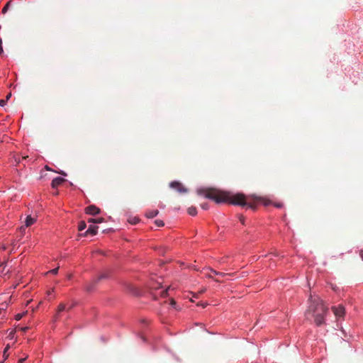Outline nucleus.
I'll return each mask as SVG.
<instances>
[{
	"label": "nucleus",
	"instance_id": "nucleus-20",
	"mask_svg": "<svg viewBox=\"0 0 363 363\" xmlns=\"http://www.w3.org/2000/svg\"><path fill=\"white\" fill-rule=\"evenodd\" d=\"M95 220H96V223H101L104 222V219L103 218H95Z\"/></svg>",
	"mask_w": 363,
	"mask_h": 363
},
{
	"label": "nucleus",
	"instance_id": "nucleus-36",
	"mask_svg": "<svg viewBox=\"0 0 363 363\" xmlns=\"http://www.w3.org/2000/svg\"><path fill=\"white\" fill-rule=\"evenodd\" d=\"M71 278H72V274H69V275L67 276V279H70Z\"/></svg>",
	"mask_w": 363,
	"mask_h": 363
},
{
	"label": "nucleus",
	"instance_id": "nucleus-10",
	"mask_svg": "<svg viewBox=\"0 0 363 363\" xmlns=\"http://www.w3.org/2000/svg\"><path fill=\"white\" fill-rule=\"evenodd\" d=\"M158 213H159L158 210L150 211L146 213V216L149 218H152L155 217L156 216H157Z\"/></svg>",
	"mask_w": 363,
	"mask_h": 363
},
{
	"label": "nucleus",
	"instance_id": "nucleus-12",
	"mask_svg": "<svg viewBox=\"0 0 363 363\" xmlns=\"http://www.w3.org/2000/svg\"><path fill=\"white\" fill-rule=\"evenodd\" d=\"M66 308V305L64 303H60L57 308V314L63 311H65Z\"/></svg>",
	"mask_w": 363,
	"mask_h": 363
},
{
	"label": "nucleus",
	"instance_id": "nucleus-13",
	"mask_svg": "<svg viewBox=\"0 0 363 363\" xmlns=\"http://www.w3.org/2000/svg\"><path fill=\"white\" fill-rule=\"evenodd\" d=\"M86 223L84 221H81L79 223L78 230H79V231H82L86 228Z\"/></svg>",
	"mask_w": 363,
	"mask_h": 363
},
{
	"label": "nucleus",
	"instance_id": "nucleus-4",
	"mask_svg": "<svg viewBox=\"0 0 363 363\" xmlns=\"http://www.w3.org/2000/svg\"><path fill=\"white\" fill-rule=\"evenodd\" d=\"M169 186L172 189H176L177 191L180 193H186L187 189L182 186V184L179 182H172L170 183Z\"/></svg>",
	"mask_w": 363,
	"mask_h": 363
},
{
	"label": "nucleus",
	"instance_id": "nucleus-34",
	"mask_svg": "<svg viewBox=\"0 0 363 363\" xmlns=\"http://www.w3.org/2000/svg\"><path fill=\"white\" fill-rule=\"evenodd\" d=\"M53 291H54V289H52L51 291H48V295L51 294V293L53 292Z\"/></svg>",
	"mask_w": 363,
	"mask_h": 363
},
{
	"label": "nucleus",
	"instance_id": "nucleus-2",
	"mask_svg": "<svg viewBox=\"0 0 363 363\" xmlns=\"http://www.w3.org/2000/svg\"><path fill=\"white\" fill-rule=\"evenodd\" d=\"M309 306L305 313L306 318H314V322L317 326H320L325 323L324 318L328 312V308L323 303V301L318 296H310Z\"/></svg>",
	"mask_w": 363,
	"mask_h": 363
},
{
	"label": "nucleus",
	"instance_id": "nucleus-39",
	"mask_svg": "<svg viewBox=\"0 0 363 363\" xmlns=\"http://www.w3.org/2000/svg\"><path fill=\"white\" fill-rule=\"evenodd\" d=\"M206 304L201 303V306L204 308Z\"/></svg>",
	"mask_w": 363,
	"mask_h": 363
},
{
	"label": "nucleus",
	"instance_id": "nucleus-1",
	"mask_svg": "<svg viewBox=\"0 0 363 363\" xmlns=\"http://www.w3.org/2000/svg\"><path fill=\"white\" fill-rule=\"evenodd\" d=\"M197 192L198 194L204 196L206 198L211 199L218 203H230L233 205L247 206L252 210L256 209L255 201H262L264 206H267L270 203L269 200L262 197L255 196L247 197L241 193L231 194L228 192L222 191L216 189H199Z\"/></svg>",
	"mask_w": 363,
	"mask_h": 363
},
{
	"label": "nucleus",
	"instance_id": "nucleus-7",
	"mask_svg": "<svg viewBox=\"0 0 363 363\" xmlns=\"http://www.w3.org/2000/svg\"><path fill=\"white\" fill-rule=\"evenodd\" d=\"M35 220H36L35 218H33L30 216H28L26 218L25 226H21L20 228L21 230H23L25 229V228L32 225L33 224L35 223Z\"/></svg>",
	"mask_w": 363,
	"mask_h": 363
},
{
	"label": "nucleus",
	"instance_id": "nucleus-26",
	"mask_svg": "<svg viewBox=\"0 0 363 363\" xmlns=\"http://www.w3.org/2000/svg\"><path fill=\"white\" fill-rule=\"evenodd\" d=\"M209 270H210L212 273H213L214 274H216V275H218V272H217V271H216V270H214V269H209Z\"/></svg>",
	"mask_w": 363,
	"mask_h": 363
},
{
	"label": "nucleus",
	"instance_id": "nucleus-32",
	"mask_svg": "<svg viewBox=\"0 0 363 363\" xmlns=\"http://www.w3.org/2000/svg\"><path fill=\"white\" fill-rule=\"evenodd\" d=\"M218 275H220V276H221V277H224L225 275H226V274L223 273V272H218Z\"/></svg>",
	"mask_w": 363,
	"mask_h": 363
},
{
	"label": "nucleus",
	"instance_id": "nucleus-17",
	"mask_svg": "<svg viewBox=\"0 0 363 363\" xmlns=\"http://www.w3.org/2000/svg\"><path fill=\"white\" fill-rule=\"evenodd\" d=\"M58 270H59V267H56V268H55V269L48 272L46 273V274H48V273H50V274H57V272H58Z\"/></svg>",
	"mask_w": 363,
	"mask_h": 363
},
{
	"label": "nucleus",
	"instance_id": "nucleus-22",
	"mask_svg": "<svg viewBox=\"0 0 363 363\" xmlns=\"http://www.w3.org/2000/svg\"><path fill=\"white\" fill-rule=\"evenodd\" d=\"M239 220L241 222L242 224H245V218L242 216H240Z\"/></svg>",
	"mask_w": 363,
	"mask_h": 363
},
{
	"label": "nucleus",
	"instance_id": "nucleus-25",
	"mask_svg": "<svg viewBox=\"0 0 363 363\" xmlns=\"http://www.w3.org/2000/svg\"><path fill=\"white\" fill-rule=\"evenodd\" d=\"M167 290L162 291L161 292V295H162V296H164H164H167Z\"/></svg>",
	"mask_w": 363,
	"mask_h": 363
},
{
	"label": "nucleus",
	"instance_id": "nucleus-8",
	"mask_svg": "<svg viewBox=\"0 0 363 363\" xmlns=\"http://www.w3.org/2000/svg\"><path fill=\"white\" fill-rule=\"evenodd\" d=\"M65 179L62 177H56L55 178L51 183V186L53 189H57L59 186H60Z\"/></svg>",
	"mask_w": 363,
	"mask_h": 363
},
{
	"label": "nucleus",
	"instance_id": "nucleus-6",
	"mask_svg": "<svg viewBox=\"0 0 363 363\" xmlns=\"http://www.w3.org/2000/svg\"><path fill=\"white\" fill-rule=\"evenodd\" d=\"M100 209L94 205H90L85 209V212L87 214L95 216L100 213Z\"/></svg>",
	"mask_w": 363,
	"mask_h": 363
},
{
	"label": "nucleus",
	"instance_id": "nucleus-24",
	"mask_svg": "<svg viewBox=\"0 0 363 363\" xmlns=\"http://www.w3.org/2000/svg\"><path fill=\"white\" fill-rule=\"evenodd\" d=\"M1 44H2V40H1V39H0V55H1L4 52Z\"/></svg>",
	"mask_w": 363,
	"mask_h": 363
},
{
	"label": "nucleus",
	"instance_id": "nucleus-5",
	"mask_svg": "<svg viewBox=\"0 0 363 363\" xmlns=\"http://www.w3.org/2000/svg\"><path fill=\"white\" fill-rule=\"evenodd\" d=\"M332 310L336 317H342L345 314V308L342 305L332 307Z\"/></svg>",
	"mask_w": 363,
	"mask_h": 363
},
{
	"label": "nucleus",
	"instance_id": "nucleus-28",
	"mask_svg": "<svg viewBox=\"0 0 363 363\" xmlns=\"http://www.w3.org/2000/svg\"><path fill=\"white\" fill-rule=\"evenodd\" d=\"M170 304L172 306H174L176 305V302L174 299H171V301H170Z\"/></svg>",
	"mask_w": 363,
	"mask_h": 363
},
{
	"label": "nucleus",
	"instance_id": "nucleus-29",
	"mask_svg": "<svg viewBox=\"0 0 363 363\" xmlns=\"http://www.w3.org/2000/svg\"><path fill=\"white\" fill-rule=\"evenodd\" d=\"M11 93H9L7 94L5 100H6V101H7L11 98Z\"/></svg>",
	"mask_w": 363,
	"mask_h": 363
},
{
	"label": "nucleus",
	"instance_id": "nucleus-9",
	"mask_svg": "<svg viewBox=\"0 0 363 363\" xmlns=\"http://www.w3.org/2000/svg\"><path fill=\"white\" fill-rule=\"evenodd\" d=\"M98 227L95 225H90L88 230L84 233V235H87L89 234H91L92 235H94L97 233Z\"/></svg>",
	"mask_w": 363,
	"mask_h": 363
},
{
	"label": "nucleus",
	"instance_id": "nucleus-19",
	"mask_svg": "<svg viewBox=\"0 0 363 363\" xmlns=\"http://www.w3.org/2000/svg\"><path fill=\"white\" fill-rule=\"evenodd\" d=\"M23 315H24V313H18L16 315L15 319L16 320H20L23 318Z\"/></svg>",
	"mask_w": 363,
	"mask_h": 363
},
{
	"label": "nucleus",
	"instance_id": "nucleus-27",
	"mask_svg": "<svg viewBox=\"0 0 363 363\" xmlns=\"http://www.w3.org/2000/svg\"><path fill=\"white\" fill-rule=\"evenodd\" d=\"M88 222L89 223H96V220H95V218H90L88 220Z\"/></svg>",
	"mask_w": 363,
	"mask_h": 363
},
{
	"label": "nucleus",
	"instance_id": "nucleus-14",
	"mask_svg": "<svg viewBox=\"0 0 363 363\" xmlns=\"http://www.w3.org/2000/svg\"><path fill=\"white\" fill-rule=\"evenodd\" d=\"M10 4H11V1L7 2L6 4L4 6V8L2 9V11H1L3 13H5L8 11Z\"/></svg>",
	"mask_w": 363,
	"mask_h": 363
},
{
	"label": "nucleus",
	"instance_id": "nucleus-37",
	"mask_svg": "<svg viewBox=\"0 0 363 363\" xmlns=\"http://www.w3.org/2000/svg\"><path fill=\"white\" fill-rule=\"evenodd\" d=\"M204 291H206V289H205V288H204V289H201V291H200V293H203Z\"/></svg>",
	"mask_w": 363,
	"mask_h": 363
},
{
	"label": "nucleus",
	"instance_id": "nucleus-35",
	"mask_svg": "<svg viewBox=\"0 0 363 363\" xmlns=\"http://www.w3.org/2000/svg\"><path fill=\"white\" fill-rule=\"evenodd\" d=\"M206 277H208V278H212V276H211V274H206Z\"/></svg>",
	"mask_w": 363,
	"mask_h": 363
},
{
	"label": "nucleus",
	"instance_id": "nucleus-16",
	"mask_svg": "<svg viewBox=\"0 0 363 363\" xmlns=\"http://www.w3.org/2000/svg\"><path fill=\"white\" fill-rule=\"evenodd\" d=\"M129 222H130L131 224L135 225V224H136V223H138L139 222V218H130V219L129 220Z\"/></svg>",
	"mask_w": 363,
	"mask_h": 363
},
{
	"label": "nucleus",
	"instance_id": "nucleus-23",
	"mask_svg": "<svg viewBox=\"0 0 363 363\" xmlns=\"http://www.w3.org/2000/svg\"><path fill=\"white\" fill-rule=\"evenodd\" d=\"M201 208H203V209H205V210L208 209V203H203V204H202V205H201Z\"/></svg>",
	"mask_w": 363,
	"mask_h": 363
},
{
	"label": "nucleus",
	"instance_id": "nucleus-30",
	"mask_svg": "<svg viewBox=\"0 0 363 363\" xmlns=\"http://www.w3.org/2000/svg\"><path fill=\"white\" fill-rule=\"evenodd\" d=\"M26 360V358H21L18 361V363H23Z\"/></svg>",
	"mask_w": 363,
	"mask_h": 363
},
{
	"label": "nucleus",
	"instance_id": "nucleus-40",
	"mask_svg": "<svg viewBox=\"0 0 363 363\" xmlns=\"http://www.w3.org/2000/svg\"><path fill=\"white\" fill-rule=\"evenodd\" d=\"M27 330V328H23V331H25V330Z\"/></svg>",
	"mask_w": 363,
	"mask_h": 363
},
{
	"label": "nucleus",
	"instance_id": "nucleus-15",
	"mask_svg": "<svg viewBox=\"0 0 363 363\" xmlns=\"http://www.w3.org/2000/svg\"><path fill=\"white\" fill-rule=\"evenodd\" d=\"M155 223L158 227H162L164 226V222L162 220H156Z\"/></svg>",
	"mask_w": 363,
	"mask_h": 363
},
{
	"label": "nucleus",
	"instance_id": "nucleus-3",
	"mask_svg": "<svg viewBox=\"0 0 363 363\" xmlns=\"http://www.w3.org/2000/svg\"><path fill=\"white\" fill-rule=\"evenodd\" d=\"M108 276V273L104 272V273L101 274V275H99L96 279L92 280L91 281H90L89 283H86L84 286L85 290L87 292H91L92 291H94L95 286L97 285L99 281H101V279L107 278Z\"/></svg>",
	"mask_w": 363,
	"mask_h": 363
},
{
	"label": "nucleus",
	"instance_id": "nucleus-33",
	"mask_svg": "<svg viewBox=\"0 0 363 363\" xmlns=\"http://www.w3.org/2000/svg\"><path fill=\"white\" fill-rule=\"evenodd\" d=\"M59 174H62V175H64V176H66L67 174L62 171L60 172Z\"/></svg>",
	"mask_w": 363,
	"mask_h": 363
},
{
	"label": "nucleus",
	"instance_id": "nucleus-21",
	"mask_svg": "<svg viewBox=\"0 0 363 363\" xmlns=\"http://www.w3.org/2000/svg\"><path fill=\"white\" fill-rule=\"evenodd\" d=\"M6 103V100L5 99H0V106H4Z\"/></svg>",
	"mask_w": 363,
	"mask_h": 363
},
{
	"label": "nucleus",
	"instance_id": "nucleus-31",
	"mask_svg": "<svg viewBox=\"0 0 363 363\" xmlns=\"http://www.w3.org/2000/svg\"><path fill=\"white\" fill-rule=\"evenodd\" d=\"M359 255H360L361 258H362V260H363V249L360 250V252H359Z\"/></svg>",
	"mask_w": 363,
	"mask_h": 363
},
{
	"label": "nucleus",
	"instance_id": "nucleus-38",
	"mask_svg": "<svg viewBox=\"0 0 363 363\" xmlns=\"http://www.w3.org/2000/svg\"><path fill=\"white\" fill-rule=\"evenodd\" d=\"M276 206H277V207H278V208H279V207H281V205H280V204H277V205H276Z\"/></svg>",
	"mask_w": 363,
	"mask_h": 363
},
{
	"label": "nucleus",
	"instance_id": "nucleus-18",
	"mask_svg": "<svg viewBox=\"0 0 363 363\" xmlns=\"http://www.w3.org/2000/svg\"><path fill=\"white\" fill-rule=\"evenodd\" d=\"M9 349V345H8L4 350V357L5 359L8 358V357H9V354H7Z\"/></svg>",
	"mask_w": 363,
	"mask_h": 363
},
{
	"label": "nucleus",
	"instance_id": "nucleus-11",
	"mask_svg": "<svg viewBox=\"0 0 363 363\" xmlns=\"http://www.w3.org/2000/svg\"><path fill=\"white\" fill-rule=\"evenodd\" d=\"M188 213L191 216H196L197 213L196 208L194 206H191L187 210Z\"/></svg>",
	"mask_w": 363,
	"mask_h": 363
}]
</instances>
